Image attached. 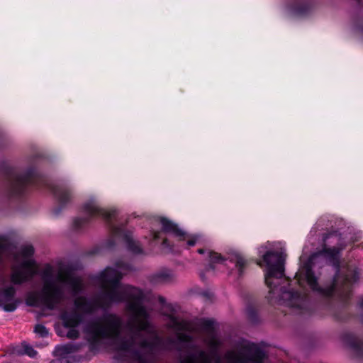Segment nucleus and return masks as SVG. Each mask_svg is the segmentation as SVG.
<instances>
[{"label":"nucleus","instance_id":"nucleus-12","mask_svg":"<svg viewBox=\"0 0 363 363\" xmlns=\"http://www.w3.org/2000/svg\"><path fill=\"white\" fill-rule=\"evenodd\" d=\"M16 289L13 286L0 289V307L5 311L12 312L17 307V301L15 298Z\"/></svg>","mask_w":363,"mask_h":363},{"label":"nucleus","instance_id":"nucleus-2","mask_svg":"<svg viewBox=\"0 0 363 363\" xmlns=\"http://www.w3.org/2000/svg\"><path fill=\"white\" fill-rule=\"evenodd\" d=\"M340 237L336 233H330L323 238V249L322 251L311 256L308 260L301 267L296 273V277L298 282L305 280L310 288L318 294L323 297L337 296L341 301L345 302L352 295V284L358 279L356 273L345 277L336 274L331 285L326 287L319 286L317 278L312 272V267L316 259L324 255L333 262L337 269L338 254L344 248V245L339 244Z\"/></svg>","mask_w":363,"mask_h":363},{"label":"nucleus","instance_id":"nucleus-9","mask_svg":"<svg viewBox=\"0 0 363 363\" xmlns=\"http://www.w3.org/2000/svg\"><path fill=\"white\" fill-rule=\"evenodd\" d=\"M340 340L353 359L363 361V337L353 332L345 331L340 335Z\"/></svg>","mask_w":363,"mask_h":363},{"label":"nucleus","instance_id":"nucleus-26","mask_svg":"<svg viewBox=\"0 0 363 363\" xmlns=\"http://www.w3.org/2000/svg\"><path fill=\"white\" fill-rule=\"evenodd\" d=\"M4 284V279L0 278V284L3 285Z\"/></svg>","mask_w":363,"mask_h":363},{"label":"nucleus","instance_id":"nucleus-4","mask_svg":"<svg viewBox=\"0 0 363 363\" xmlns=\"http://www.w3.org/2000/svg\"><path fill=\"white\" fill-rule=\"evenodd\" d=\"M82 210L86 217L74 219L72 225L75 230H79L83 227L91 218L101 216L108 225L114 237L123 238L130 251L135 254L143 252L140 245L134 240L130 233L125 232L123 226L118 222L117 210H106L101 208L97 201L94 198H91L84 203Z\"/></svg>","mask_w":363,"mask_h":363},{"label":"nucleus","instance_id":"nucleus-17","mask_svg":"<svg viewBox=\"0 0 363 363\" xmlns=\"http://www.w3.org/2000/svg\"><path fill=\"white\" fill-rule=\"evenodd\" d=\"M208 256L210 262L209 268L212 269H214V267L213 265L214 263H219L223 260L220 255L212 251H209L208 252Z\"/></svg>","mask_w":363,"mask_h":363},{"label":"nucleus","instance_id":"nucleus-5","mask_svg":"<svg viewBox=\"0 0 363 363\" xmlns=\"http://www.w3.org/2000/svg\"><path fill=\"white\" fill-rule=\"evenodd\" d=\"M289 281L272 286V289H275L274 293H271V288H269L268 300L272 303H278L283 305L296 314L307 311L309 308V301L306 294L298 290H286Z\"/></svg>","mask_w":363,"mask_h":363},{"label":"nucleus","instance_id":"nucleus-24","mask_svg":"<svg viewBox=\"0 0 363 363\" xmlns=\"http://www.w3.org/2000/svg\"><path fill=\"white\" fill-rule=\"evenodd\" d=\"M198 252L199 254H203V253H204V250L203 249H199V250H198Z\"/></svg>","mask_w":363,"mask_h":363},{"label":"nucleus","instance_id":"nucleus-13","mask_svg":"<svg viewBox=\"0 0 363 363\" xmlns=\"http://www.w3.org/2000/svg\"><path fill=\"white\" fill-rule=\"evenodd\" d=\"M203 328L208 330L210 334L208 337H206L204 340L205 343L208 346L212 354H214L216 352L219 346L220 345V342L219 340L211 332L212 329L213 323L210 320H205L203 323Z\"/></svg>","mask_w":363,"mask_h":363},{"label":"nucleus","instance_id":"nucleus-18","mask_svg":"<svg viewBox=\"0 0 363 363\" xmlns=\"http://www.w3.org/2000/svg\"><path fill=\"white\" fill-rule=\"evenodd\" d=\"M34 332L39 335L40 337H46L48 335L47 328L40 324L36 325L34 328Z\"/></svg>","mask_w":363,"mask_h":363},{"label":"nucleus","instance_id":"nucleus-6","mask_svg":"<svg viewBox=\"0 0 363 363\" xmlns=\"http://www.w3.org/2000/svg\"><path fill=\"white\" fill-rule=\"evenodd\" d=\"M286 255L282 252L268 251L263 255V261L266 263L267 270L265 274V282L271 293H274L272 286L287 283L288 280L284 277V262Z\"/></svg>","mask_w":363,"mask_h":363},{"label":"nucleus","instance_id":"nucleus-21","mask_svg":"<svg viewBox=\"0 0 363 363\" xmlns=\"http://www.w3.org/2000/svg\"><path fill=\"white\" fill-rule=\"evenodd\" d=\"M66 360L63 358H57L51 361L50 363H64Z\"/></svg>","mask_w":363,"mask_h":363},{"label":"nucleus","instance_id":"nucleus-8","mask_svg":"<svg viewBox=\"0 0 363 363\" xmlns=\"http://www.w3.org/2000/svg\"><path fill=\"white\" fill-rule=\"evenodd\" d=\"M265 352L257 345L244 343L241 347L235 351L225 352L224 359L226 363H262L266 359ZM214 363H223L220 357H217Z\"/></svg>","mask_w":363,"mask_h":363},{"label":"nucleus","instance_id":"nucleus-16","mask_svg":"<svg viewBox=\"0 0 363 363\" xmlns=\"http://www.w3.org/2000/svg\"><path fill=\"white\" fill-rule=\"evenodd\" d=\"M228 259L230 262L235 264V267L238 270L239 275H242L243 270L247 264V261L245 259L235 250L230 251L228 255Z\"/></svg>","mask_w":363,"mask_h":363},{"label":"nucleus","instance_id":"nucleus-22","mask_svg":"<svg viewBox=\"0 0 363 363\" xmlns=\"http://www.w3.org/2000/svg\"><path fill=\"white\" fill-rule=\"evenodd\" d=\"M153 237H154V239L156 240L159 238V233L158 232H155L154 234H153Z\"/></svg>","mask_w":363,"mask_h":363},{"label":"nucleus","instance_id":"nucleus-3","mask_svg":"<svg viewBox=\"0 0 363 363\" xmlns=\"http://www.w3.org/2000/svg\"><path fill=\"white\" fill-rule=\"evenodd\" d=\"M41 288L28 294L27 301L31 306H42L48 309L58 308L66 300V291L74 295L83 289L82 279L67 270L55 269L46 264L40 272Z\"/></svg>","mask_w":363,"mask_h":363},{"label":"nucleus","instance_id":"nucleus-27","mask_svg":"<svg viewBox=\"0 0 363 363\" xmlns=\"http://www.w3.org/2000/svg\"><path fill=\"white\" fill-rule=\"evenodd\" d=\"M257 264L259 265V266H262V262H258Z\"/></svg>","mask_w":363,"mask_h":363},{"label":"nucleus","instance_id":"nucleus-23","mask_svg":"<svg viewBox=\"0 0 363 363\" xmlns=\"http://www.w3.org/2000/svg\"><path fill=\"white\" fill-rule=\"evenodd\" d=\"M163 245H164V246H167V245H169V244H168V242H167V239H164V240H163Z\"/></svg>","mask_w":363,"mask_h":363},{"label":"nucleus","instance_id":"nucleus-25","mask_svg":"<svg viewBox=\"0 0 363 363\" xmlns=\"http://www.w3.org/2000/svg\"><path fill=\"white\" fill-rule=\"evenodd\" d=\"M359 306L360 307L363 309V298L361 300V301L359 302Z\"/></svg>","mask_w":363,"mask_h":363},{"label":"nucleus","instance_id":"nucleus-20","mask_svg":"<svg viewBox=\"0 0 363 363\" xmlns=\"http://www.w3.org/2000/svg\"><path fill=\"white\" fill-rule=\"evenodd\" d=\"M60 350H62L60 352L61 354H68L73 352H75L77 350V349L71 345H66L59 348Z\"/></svg>","mask_w":363,"mask_h":363},{"label":"nucleus","instance_id":"nucleus-7","mask_svg":"<svg viewBox=\"0 0 363 363\" xmlns=\"http://www.w3.org/2000/svg\"><path fill=\"white\" fill-rule=\"evenodd\" d=\"M34 249L30 245L21 248L20 256L17 258L19 263L12 268L11 281L14 284H21L31 279L37 273V267L34 259L31 257Z\"/></svg>","mask_w":363,"mask_h":363},{"label":"nucleus","instance_id":"nucleus-10","mask_svg":"<svg viewBox=\"0 0 363 363\" xmlns=\"http://www.w3.org/2000/svg\"><path fill=\"white\" fill-rule=\"evenodd\" d=\"M160 222L164 232L172 233L179 240H186L189 247L200 242L202 239L200 235H189L186 233L178 228L175 224L166 218H161Z\"/></svg>","mask_w":363,"mask_h":363},{"label":"nucleus","instance_id":"nucleus-14","mask_svg":"<svg viewBox=\"0 0 363 363\" xmlns=\"http://www.w3.org/2000/svg\"><path fill=\"white\" fill-rule=\"evenodd\" d=\"M54 194L59 203L62 206H66L69 203L73 198V194L71 189L66 187H56L53 190Z\"/></svg>","mask_w":363,"mask_h":363},{"label":"nucleus","instance_id":"nucleus-11","mask_svg":"<svg viewBox=\"0 0 363 363\" xmlns=\"http://www.w3.org/2000/svg\"><path fill=\"white\" fill-rule=\"evenodd\" d=\"M33 172L24 174H12L8 182V189L11 194L16 195L23 192L25 186L30 182Z\"/></svg>","mask_w":363,"mask_h":363},{"label":"nucleus","instance_id":"nucleus-1","mask_svg":"<svg viewBox=\"0 0 363 363\" xmlns=\"http://www.w3.org/2000/svg\"><path fill=\"white\" fill-rule=\"evenodd\" d=\"M133 270L132 266L118 260L115 267H106L97 277L101 291L91 299L78 297L74 300L75 309L65 311L61 319L66 328H71L67 337L76 339L79 331L74 328L82 320L79 311L89 313L98 308H108L114 303L125 301V309L128 318L125 324L128 337L119 338L122 320L114 314H106L90 321L84 328L87 339L92 344H99L104 340L114 342L116 349L128 360L133 363H150L155 354L160 350L179 349L177 342L186 344L189 350L181 363H210L211 356L199 346L194 345L191 337L182 331L189 325L174 313L167 315V326L172 329L177 336V340L168 338L162 340L152 328L150 313L145 306V295L140 289L120 283L123 277Z\"/></svg>","mask_w":363,"mask_h":363},{"label":"nucleus","instance_id":"nucleus-19","mask_svg":"<svg viewBox=\"0 0 363 363\" xmlns=\"http://www.w3.org/2000/svg\"><path fill=\"white\" fill-rule=\"evenodd\" d=\"M23 353L28 355L30 357H35L37 354V352L33 350V347L28 345H23Z\"/></svg>","mask_w":363,"mask_h":363},{"label":"nucleus","instance_id":"nucleus-15","mask_svg":"<svg viewBox=\"0 0 363 363\" xmlns=\"http://www.w3.org/2000/svg\"><path fill=\"white\" fill-rule=\"evenodd\" d=\"M175 279L174 274L169 270H162L155 273L152 277L154 284H165L172 282Z\"/></svg>","mask_w":363,"mask_h":363}]
</instances>
